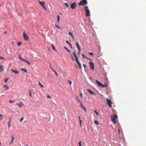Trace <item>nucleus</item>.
Instances as JSON below:
<instances>
[{
    "mask_svg": "<svg viewBox=\"0 0 146 146\" xmlns=\"http://www.w3.org/2000/svg\"><path fill=\"white\" fill-rule=\"evenodd\" d=\"M7 33V32L6 31H5V32L4 33V34H6Z\"/></svg>",
    "mask_w": 146,
    "mask_h": 146,
    "instance_id": "052dcab7",
    "label": "nucleus"
},
{
    "mask_svg": "<svg viewBox=\"0 0 146 146\" xmlns=\"http://www.w3.org/2000/svg\"><path fill=\"white\" fill-rule=\"evenodd\" d=\"M64 48L66 50L69 52L70 53L71 52L70 51L68 48H67L66 47L64 46Z\"/></svg>",
    "mask_w": 146,
    "mask_h": 146,
    "instance_id": "5701e85b",
    "label": "nucleus"
},
{
    "mask_svg": "<svg viewBox=\"0 0 146 146\" xmlns=\"http://www.w3.org/2000/svg\"><path fill=\"white\" fill-rule=\"evenodd\" d=\"M79 146H82L81 145V141H80L79 142Z\"/></svg>",
    "mask_w": 146,
    "mask_h": 146,
    "instance_id": "4c0bfd02",
    "label": "nucleus"
},
{
    "mask_svg": "<svg viewBox=\"0 0 146 146\" xmlns=\"http://www.w3.org/2000/svg\"><path fill=\"white\" fill-rule=\"evenodd\" d=\"M118 131L119 132V133H120V129H118Z\"/></svg>",
    "mask_w": 146,
    "mask_h": 146,
    "instance_id": "680f3d73",
    "label": "nucleus"
},
{
    "mask_svg": "<svg viewBox=\"0 0 146 146\" xmlns=\"http://www.w3.org/2000/svg\"><path fill=\"white\" fill-rule=\"evenodd\" d=\"M86 59H88V60H91V59H90V58H87V57H86Z\"/></svg>",
    "mask_w": 146,
    "mask_h": 146,
    "instance_id": "4d7b16f0",
    "label": "nucleus"
},
{
    "mask_svg": "<svg viewBox=\"0 0 146 146\" xmlns=\"http://www.w3.org/2000/svg\"><path fill=\"white\" fill-rule=\"evenodd\" d=\"M96 82L98 86L102 88H104L107 86V84H103L97 80H96Z\"/></svg>",
    "mask_w": 146,
    "mask_h": 146,
    "instance_id": "f03ea898",
    "label": "nucleus"
},
{
    "mask_svg": "<svg viewBox=\"0 0 146 146\" xmlns=\"http://www.w3.org/2000/svg\"><path fill=\"white\" fill-rule=\"evenodd\" d=\"M76 62L78 63V65L79 66H81L80 63L79 61H78Z\"/></svg>",
    "mask_w": 146,
    "mask_h": 146,
    "instance_id": "473e14b6",
    "label": "nucleus"
},
{
    "mask_svg": "<svg viewBox=\"0 0 146 146\" xmlns=\"http://www.w3.org/2000/svg\"><path fill=\"white\" fill-rule=\"evenodd\" d=\"M57 22L58 23H59L60 20V16L58 15L57 16Z\"/></svg>",
    "mask_w": 146,
    "mask_h": 146,
    "instance_id": "4be33fe9",
    "label": "nucleus"
},
{
    "mask_svg": "<svg viewBox=\"0 0 146 146\" xmlns=\"http://www.w3.org/2000/svg\"><path fill=\"white\" fill-rule=\"evenodd\" d=\"M79 67L80 69V70H81V66H79Z\"/></svg>",
    "mask_w": 146,
    "mask_h": 146,
    "instance_id": "e2e57ef3",
    "label": "nucleus"
},
{
    "mask_svg": "<svg viewBox=\"0 0 146 146\" xmlns=\"http://www.w3.org/2000/svg\"><path fill=\"white\" fill-rule=\"evenodd\" d=\"M107 101V103L108 105L110 108L112 107V102H111V100L109 99L108 98H106Z\"/></svg>",
    "mask_w": 146,
    "mask_h": 146,
    "instance_id": "39448f33",
    "label": "nucleus"
},
{
    "mask_svg": "<svg viewBox=\"0 0 146 146\" xmlns=\"http://www.w3.org/2000/svg\"><path fill=\"white\" fill-rule=\"evenodd\" d=\"M94 111L96 113L97 115V116H98L99 115V114H98V113L95 110H94Z\"/></svg>",
    "mask_w": 146,
    "mask_h": 146,
    "instance_id": "f704fd0d",
    "label": "nucleus"
},
{
    "mask_svg": "<svg viewBox=\"0 0 146 146\" xmlns=\"http://www.w3.org/2000/svg\"><path fill=\"white\" fill-rule=\"evenodd\" d=\"M89 54L91 55V56H93V53H92V52H89Z\"/></svg>",
    "mask_w": 146,
    "mask_h": 146,
    "instance_id": "c03bdc74",
    "label": "nucleus"
},
{
    "mask_svg": "<svg viewBox=\"0 0 146 146\" xmlns=\"http://www.w3.org/2000/svg\"><path fill=\"white\" fill-rule=\"evenodd\" d=\"M79 67L80 69V70H81V66H79Z\"/></svg>",
    "mask_w": 146,
    "mask_h": 146,
    "instance_id": "0e129e2a",
    "label": "nucleus"
},
{
    "mask_svg": "<svg viewBox=\"0 0 146 146\" xmlns=\"http://www.w3.org/2000/svg\"><path fill=\"white\" fill-rule=\"evenodd\" d=\"M80 52H80L79 51V52H78V55H80Z\"/></svg>",
    "mask_w": 146,
    "mask_h": 146,
    "instance_id": "bf43d9fd",
    "label": "nucleus"
},
{
    "mask_svg": "<svg viewBox=\"0 0 146 146\" xmlns=\"http://www.w3.org/2000/svg\"><path fill=\"white\" fill-rule=\"evenodd\" d=\"M117 118V116L116 114L114 115L113 116H112L111 117V120L113 121V123L115 124L117 122L116 119Z\"/></svg>",
    "mask_w": 146,
    "mask_h": 146,
    "instance_id": "f257e3e1",
    "label": "nucleus"
},
{
    "mask_svg": "<svg viewBox=\"0 0 146 146\" xmlns=\"http://www.w3.org/2000/svg\"><path fill=\"white\" fill-rule=\"evenodd\" d=\"M15 101V100H14V101H12V100H9V102L10 103H14V102Z\"/></svg>",
    "mask_w": 146,
    "mask_h": 146,
    "instance_id": "c9c22d12",
    "label": "nucleus"
},
{
    "mask_svg": "<svg viewBox=\"0 0 146 146\" xmlns=\"http://www.w3.org/2000/svg\"><path fill=\"white\" fill-rule=\"evenodd\" d=\"M69 45L72 49L73 48V47H72V46L71 44H69Z\"/></svg>",
    "mask_w": 146,
    "mask_h": 146,
    "instance_id": "864d4df0",
    "label": "nucleus"
},
{
    "mask_svg": "<svg viewBox=\"0 0 146 146\" xmlns=\"http://www.w3.org/2000/svg\"><path fill=\"white\" fill-rule=\"evenodd\" d=\"M86 112V108L84 107H83L82 108Z\"/></svg>",
    "mask_w": 146,
    "mask_h": 146,
    "instance_id": "58836bf2",
    "label": "nucleus"
},
{
    "mask_svg": "<svg viewBox=\"0 0 146 146\" xmlns=\"http://www.w3.org/2000/svg\"><path fill=\"white\" fill-rule=\"evenodd\" d=\"M82 56L84 58H86V57H87L84 54H82Z\"/></svg>",
    "mask_w": 146,
    "mask_h": 146,
    "instance_id": "7c9ffc66",
    "label": "nucleus"
},
{
    "mask_svg": "<svg viewBox=\"0 0 146 146\" xmlns=\"http://www.w3.org/2000/svg\"><path fill=\"white\" fill-rule=\"evenodd\" d=\"M68 82H69V83L70 84V85H71L72 84V82L71 81V80H68Z\"/></svg>",
    "mask_w": 146,
    "mask_h": 146,
    "instance_id": "e433bc0d",
    "label": "nucleus"
},
{
    "mask_svg": "<svg viewBox=\"0 0 146 146\" xmlns=\"http://www.w3.org/2000/svg\"><path fill=\"white\" fill-rule=\"evenodd\" d=\"M24 119V118L22 117L21 118V119H20V122H22V120Z\"/></svg>",
    "mask_w": 146,
    "mask_h": 146,
    "instance_id": "49530a36",
    "label": "nucleus"
},
{
    "mask_svg": "<svg viewBox=\"0 0 146 146\" xmlns=\"http://www.w3.org/2000/svg\"><path fill=\"white\" fill-rule=\"evenodd\" d=\"M3 87L5 88V90H7L9 89V87L6 85H4Z\"/></svg>",
    "mask_w": 146,
    "mask_h": 146,
    "instance_id": "412c9836",
    "label": "nucleus"
},
{
    "mask_svg": "<svg viewBox=\"0 0 146 146\" xmlns=\"http://www.w3.org/2000/svg\"><path fill=\"white\" fill-rule=\"evenodd\" d=\"M85 11L86 12V17H89L90 16V12L89 9H88V7L86 6L85 7Z\"/></svg>",
    "mask_w": 146,
    "mask_h": 146,
    "instance_id": "7ed1b4c3",
    "label": "nucleus"
},
{
    "mask_svg": "<svg viewBox=\"0 0 146 146\" xmlns=\"http://www.w3.org/2000/svg\"><path fill=\"white\" fill-rule=\"evenodd\" d=\"M55 26H56V27H57L58 28H59V29H60V27H59L57 25H56V24L55 25Z\"/></svg>",
    "mask_w": 146,
    "mask_h": 146,
    "instance_id": "3c124183",
    "label": "nucleus"
},
{
    "mask_svg": "<svg viewBox=\"0 0 146 146\" xmlns=\"http://www.w3.org/2000/svg\"><path fill=\"white\" fill-rule=\"evenodd\" d=\"M72 36V38L73 39H74V36H73V35H72V36Z\"/></svg>",
    "mask_w": 146,
    "mask_h": 146,
    "instance_id": "69168bd1",
    "label": "nucleus"
},
{
    "mask_svg": "<svg viewBox=\"0 0 146 146\" xmlns=\"http://www.w3.org/2000/svg\"><path fill=\"white\" fill-rule=\"evenodd\" d=\"M27 64H29V65H30V63L29 62L27 61Z\"/></svg>",
    "mask_w": 146,
    "mask_h": 146,
    "instance_id": "6e6d98bb",
    "label": "nucleus"
},
{
    "mask_svg": "<svg viewBox=\"0 0 146 146\" xmlns=\"http://www.w3.org/2000/svg\"><path fill=\"white\" fill-rule=\"evenodd\" d=\"M80 106H81V107L82 108L84 106H83V105H82V102H80Z\"/></svg>",
    "mask_w": 146,
    "mask_h": 146,
    "instance_id": "a18cd8bd",
    "label": "nucleus"
},
{
    "mask_svg": "<svg viewBox=\"0 0 146 146\" xmlns=\"http://www.w3.org/2000/svg\"><path fill=\"white\" fill-rule=\"evenodd\" d=\"M11 71L12 72H13V73H15L16 74H18V73L19 72L18 71H17V70H14L12 69H11Z\"/></svg>",
    "mask_w": 146,
    "mask_h": 146,
    "instance_id": "9b49d317",
    "label": "nucleus"
},
{
    "mask_svg": "<svg viewBox=\"0 0 146 146\" xmlns=\"http://www.w3.org/2000/svg\"><path fill=\"white\" fill-rule=\"evenodd\" d=\"M11 126V124H10V121H9L8 122V127L9 128Z\"/></svg>",
    "mask_w": 146,
    "mask_h": 146,
    "instance_id": "c85d7f7f",
    "label": "nucleus"
},
{
    "mask_svg": "<svg viewBox=\"0 0 146 146\" xmlns=\"http://www.w3.org/2000/svg\"><path fill=\"white\" fill-rule=\"evenodd\" d=\"M76 6V2H74L73 3H72L70 7L72 9H75V7Z\"/></svg>",
    "mask_w": 146,
    "mask_h": 146,
    "instance_id": "6e6552de",
    "label": "nucleus"
},
{
    "mask_svg": "<svg viewBox=\"0 0 146 146\" xmlns=\"http://www.w3.org/2000/svg\"><path fill=\"white\" fill-rule=\"evenodd\" d=\"M22 61H24L25 62H27L28 61H27L26 60L23 59V58L22 59V60H21Z\"/></svg>",
    "mask_w": 146,
    "mask_h": 146,
    "instance_id": "cd10ccee",
    "label": "nucleus"
},
{
    "mask_svg": "<svg viewBox=\"0 0 146 146\" xmlns=\"http://www.w3.org/2000/svg\"><path fill=\"white\" fill-rule=\"evenodd\" d=\"M29 95L31 97H32V95L31 94V90H30V91H29Z\"/></svg>",
    "mask_w": 146,
    "mask_h": 146,
    "instance_id": "a19ab883",
    "label": "nucleus"
},
{
    "mask_svg": "<svg viewBox=\"0 0 146 146\" xmlns=\"http://www.w3.org/2000/svg\"><path fill=\"white\" fill-rule=\"evenodd\" d=\"M76 44L77 47L78 48V50L80 52H81V50L80 47L79 46V44L77 42H76Z\"/></svg>",
    "mask_w": 146,
    "mask_h": 146,
    "instance_id": "9d476101",
    "label": "nucleus"
},
{
    "mask_svg": "<svg viewBox=\"0 0 146 146\" xmlns=\"http://www.w3.org/2000/svg\"><path fill=\"white\" fill-rule=\"evenodd\" d=\"M0 59H4V58L3 57H1V56H0Z\"/></svg>",
    "mask_w": 146,
    "mask_h": 146,
    "instance_id": "5fc2aeb1",
    "label": "nucleus"
},
{
    "mask_svg": "<svg viewBox=\"0 0 146 146\" xmlns=\"http://www.w3.org/2000/svg\"><path fill=\"white\" fill-rule=\"evenodd\" d=\"M52 47L53 49L55 51H56L57 50L55 48L53 44H51Z\"/></svg>",
    "mask_w": 146,
    "mask_h": 146,
    "instance_id": "f3484780",
    "label": "nucleus"
},
{
    "mask_svg": "<svg viewBox=\"0 0 146 146\" xmlns=\"http://www.w3.org/2000/svg\"><path fill=\"white\" fill-rule=\"evenodd\" d=\"M79 120H80V126H81V123L82 122V120H81V119H80Z\"/></svg>",
    "mask_w": 146,
    "mask_h": 146,
    "instance_id": "09e8293b",
    "label": "nucleus"
},
{
    "mask_svg": "<svg viewBox=\"0 0 146 146\" xmlns=\"http://www.w3.org/2000/svg\"><path fill=\"white\" fill-rule=\"evenodd\" d=\"M4 70V69L2 65L0 66V72H3Z\"/></svg>",
    "mask_w": 146,
    "mask_h": 146,
    "instance_id": "dca6fc26",
    "label": "nucleus"
},
{
    "mask_svg": "<svg viewBox=\"0 0 146 146\" xmlns=\"http://www.w3.org/2000/svg\"><path fill=\"white\" fill-rule=\"evenodd\" d=\"M89 64L90 66V69L91 70H93L94 69V63L92 62H90Z\"/></svg>",
    "mask_w": 146,
    "mask_h": 146,
    "instance_id": "0eeeda50",
    "label": "nucleus"
},
{
    "mask_svg": "<svg viewBox=\"0 0 146 146\" xmlns=\"http://www.w3.org/2000/svg\"><path fill=\"white\" fill-rule=\"evenodd\" d=\"M76 62L78 63V65L79 66H81L80 63L79 61H78Z\"/></svg>",
    "mask_w": 146,
    "mask_h": 146,
    "instance_id": "2f4dec72",
    "label": "nucleus"
},
{
    "mask_svg": "<svg viewBox=\"0 0 146 146\" xmlns=\"http://www.w3.org/2000/svg\"><path fill=\"white\" fill-rule=\"evenodd\" d=\"M68 33H69V34L70 36H72L73 34H72V33L71 32H68Z\"/></svg>",
    "mask_w": 146,
    "mask_h": 146,
    "instance_id": "79ce46f5",
    "label": "nucleus"
},
{
    "mask_svg": "<svg viewBox=\"0 0 146 146\" xmlns=\"http://www.w3.org/2000/svg\"><path fill=\"white\" fill-rule=\"evenodd\" d=\"M38 84L39 86H40V87L42 88L44 87L41 84L40 82H38Z\"/></svg>",
    "mask_w": 146,
    "mask_h": 146,
    "instance_id": "b1692460",
    "label": "nucleus"
},
{
    "mask_svg": "<svg viewBox=\"0 0 146 146\" xmlns=\"http://www.w3.org/2000/svg\"><path fill=\"white\" fill-rule=\"evenodd\" d=\"M80 95L81 97H83V94L82 93H81L80 94Z\"/></svg>",
    "mask_w": 146,
    "mask_h": 146,
    "instance_id": "8fccbe9b",
    "label": "nucleus"
},
{
    "mask_svg": "<svg viewBox=\"0 0 146 146\" xmlns=\"http://www.w3.org/2000/svg\"><path fill=\"white\" fill-rule=\"evenodd\" d=\"M76 62L78 63V65L79 66H81L80 63L79 61H78Z\"/></svg>",
    "mask_w": 146,
    "mask_h": 146,
    "instance_id": "72a5a7b5",
    "label": "nucleus"
},
{
    "mask_svg": "<svg viewBox=\"0 0 146 146\" xmlns=\"http://www.w3.org/2000/svg\"><path fill=\"white\" fill-rule=\"evenodd\" d=\"M94 123L97 124V125H98L99 124V123L98 122V121H97V120H95V121H94Z\"/></svg>",
    "mask_w": 146,
    "mask_h": 146,
    "instance_id": "a878e982",
    "label": "nucleus"
},
{
    "mask_svg": "<svg viewBox=\"0 0 146 146\" xmlns=\"http://www.w3.org/2000/svg\"><path fill=\"white\" fill-rule=\"evenodd\" d=\"M47 97L48 98H51L50 96H49V95H48L47 96Z\"/></svg>",
    "mask_w": 146,
    "mask_h": 146,
    "instance_id": "13d9d810",
    "label": "nucleus"
},
{
    "mask_svg": "<svg viewBox=\"0 0 146 146\" xmlns=\"http://www.w3.org/2000/svg\"><path fill=\"white\" fill-rule=\"evenodd\" d=\"M66 42L67 44H69H69H70V42H69L68 41V40H66Z\"/></svg>",
    "mask_w": 146,
    "mask_h": 146,
    "instance_id": "37998d69",
    "label": "nucleus"
},
{
    "mask_svg": "<svg viewBox=\"0 0 146 146\" xmlns=\"http://www.w3.org/2000/svg\"><path fill=\"white\" fill-rule=\"evenodd\" d=\"M19 58L20 59H21V60H22V59L23 58H22L21 57V56L19 54Z\"/></svg>",
    "mask_w": 146,
    "mask_h": 146,
    "instance_id": "ea45409f",
    "label": "nucleus"
},
{
    "mask_svg": "<svg viewBox=\"0 0 146 146\" xmlns=\"http://www.w3.org/2000/svg\"><path fill=\"white\" fill-rule=\"evenodd\" d=\"M8 80H9V79H8V78H5V80H4L5 82V83H6L8 81Z\"/></svg>",
    "mask_w": 146,
    "mask_h": 146,
    "instance_id": "c756f323",
    "label": "nucleus"
},
{
    "mask_svg": "<svg viewBox=\"0 0 146 146\" xmlns=\"http://www.w3.org/2000/svg\"><path fill=\"white\" fill-rule=\"evenodd\" d=\"M0 116H1V117H2V115H1L0 113Z\"/></svg>",
    "mask_w": 146,
    "mask_h": 146,
    "instance_id": "338daca9",
    "label": "nucleus"
},
{
    "mask_svg": "<svg viewBox=\"0 0 146 146\" xmlns=\"http://www.w3.org/2000/svg\"><path fill=\"white\" fill-rule=\"evenodd\" d=\"M39 2L40 4L42 6H44L45 4V2H41L40 1H39Z\"/></svg>",
    "mask_w": 146,
    "mask_h": 146,
    "instance_id": "2eb2a0df",
    "label": "nucleus"
},
{
    "mask_svg": "<svg viewBox=\"0 0 146 146\" xmlns=\"http://www.w3.org/2000/svg\"><path fill=\"white\" fill-rule=\"evenodd\" d=\"M16 105L19 106L20 108H21L22 107V106L23 105V102H20V104H17Z\"/></svg>",
    "mask_w": 146,
    "mask_h": 146,
    "instance_id": "4468645a",
    "label": "nucleus"
},
{
    "mask_svg": "<svg viewBox=\"0 0 146 146\" xmlns=\"http://www.w3.org/2000/svg\"><path fill=\"white\" fill-rule=\"evenodd\" d=\"M83 65L84 66V68L85 69H85H86V65L84 64H83Z\"/></svg>",
    "mask_w": 146,
    "mask_h": 146,
    "instance_id": "de8ad7c7",
    "label": "nucleus"
},
{
    "mask_svg": "<svg viewBox=\"0 0 146 146\" xmlns=\"http://www.w3.org/2000/svg\"><path fill=\"white\" fill-rule=\"evenodd\" d=\"M64 4L68 8L69 7V5H68V3H64Z\"/></svg>",
    "mask_w": 146,
    "mask_h": 146,
    "instance_id": "393cba45",
    "label": "nucleus"
},
{
    "mask_svg": "<svg viewBox=\"0 0 146 146\" xmlns=\"http://www.w3.org/2000/svg\"><path fill=\"white\" fill-rule=\"evenodd\" d=\"M76 101H77V102H79L80 103L81 102L80 100L79 99V98H78V96H76Z\"/></svg>",
    "mask_w": 146,
    "mask_h": 146,
    "instance_id": "a211bd4d",
    "label": "nucleus"
},
{
    "mask_svg": "<svg viewBox=\"0 0 146 146\" xmlns=\"http://www.w3.org/2000/svg\"><path fill=\"white\" fill-rule=\"evenodd\" d=\"M17 44L18 46H21V42H18L17 43Z\"/></svg>",
    "mask_w": 146,
    "mask_h": 146,
    "instance_id": "bb28decb",
    "label": "nucleus"
},
{
    "mask_svg": "<svg viewBox=\"0 0 146 146\" xmlns=\"http://www.w3.org/2000/svg\"><path fill=\"white\" fill-rule=\"evenodd\" d=\"M87 3L88 2L86 0H82L79 3L78 5L79 6H80L81 5H86Z\"/></svg>",
    "mask_w": 146,
    "mask_h": 146,
    "instance_id": "20e7f679",
    "label": "nucleus"
},
{
    "mask_svg": "<svg viewBox=\"0 0 146 146\" xmlns=\"http://www.w3.org/2000/svg\"><path fill=\"white\" fill-rule=\"evenodd\" d=\"M73 54L74 55V56L75 58V60H76V62H77L78 61V57L77 56L75 52H74L73 53Z\"/></svg>",
    "mask_w": 146,
    "mask_h": 146,
    "instance_id": "1a4fd4ad",
    "label": "nucleus"
},
{
    "mask_svg": "<svg viewBox=\"0 0 146 146\" xmlns=\"http://www.w3.org/2000/svg\"><path fill=\"white\" fill-rule=\"evenodd\" d=\"M23 37L24 38L25 40V41L28 40H29V37L24 32L23 33Z\"/></svg>",
    "mask_w": 146,
    "mask_h": 146,
    "instance_id": "423d86ee",
    "label": "nucleus"
},
{
    "mask_svg": "<svg viewBox=\"0 0 146 146\" xmlns=\"http://www.w3.org/2000/svg\"><path fill=\"white\" fill-rule=\"evenodd\" d=\"M50 67H51V69L54 72V73L57 76H58L59 75L54 70H53V69L52 68V67H51V64H50Z\"/></svg>",
    "mask_w": 146,
    "mask_h": 146,
    "instance_id": "ddd939ff",
    "label": "nucleus"
},
{
    "mask_svg": "<svg viewBox=\"0 0 146 146\" xmlns=\"http://www.w3.org/2000/svg\"><path fill=\"white\" fill-rule=\"evenodd\" d=\"M78 117V118H79V120H80V116H79Z\"/></svg>",
    "mask_w": 146,
    "mask_h": 146,
    "instance_id": "774afa93",
    "label": "nucleus"
},
{
    "mask_svg": "<svg viewBox=\"0 0 146 146\" xmlns=\"http://www.w3.org/2000/svg\"><path fill=\"white\" fill-rule=\"evenodd\" d=\"M87 90L91 94H95L92 91H91L89 89H87Z\"/></svg>",
    "mask_w": 146,
    "mask_h": 146,
    "instance_id": "f8f14e48",
    "label": "nucleus"
},
{
    "mask_svg": "<svg viewBox=\"0 0 146 146\" xmlns=\"http://www.w3.org/2000/svg\"><path fill=\"white\" fill-rule=\"evenodd\" d=\"M43 7V9H45V10H46V8L45 6V5H44V6H42Z\"/></svg>",
    "mask_w": 146,
    "mask_h": 146,
    "instance_id": "603ef678",
    "label": "nucleus"
},
{
    "mask_svg": "<svg viewBox=\"0 0 146 146\" xmlns=\"http://www.w3.org/2000/svg\"><path fill=\"white\" fill-rule=\"evenodd\" d=\"M21 70L22 71L24 72L25 73H27V70L26 69H24V68H21Z\"/></svg>",
    "mask_w": 146,
    "mask_h": 146,
    "instance_id": "6ab92c4d",
    "label": "nucleus"
},
{
    "mask_svg": "<svg viewBox=\"0 0 146 146\" xmlns=\"http://www.w3.org/2000/svg\"><path fill=\"white\" fill-rule=\"evenodd\" d=\"M11 141L10 142V144H11L13 142V141H14V137H13V136L11 137Z\"/></svg>",
    "mask_w": 146,
    "mask_h": 146,
    "instance_id": "aec40b11",
    "label": "nucleus"
}]
</instances>
